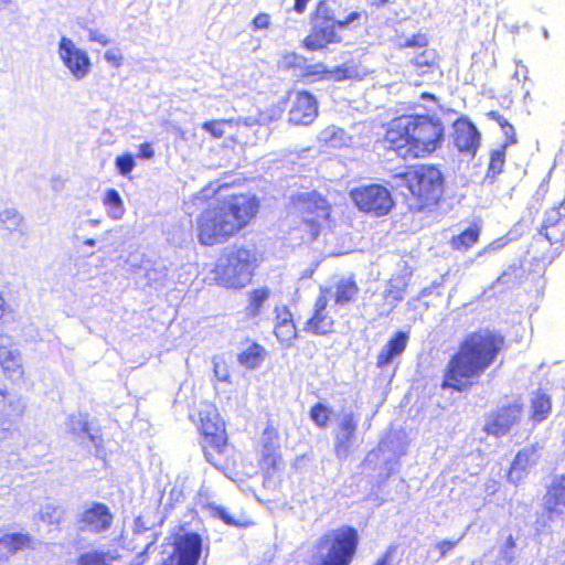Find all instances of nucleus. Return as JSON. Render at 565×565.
I'll return each instance as SVG.
<instances>
[{
  "mask_svg": "<svg viewBox=\"0 0 565 565\" xmlns=\"http://www.w3.org/2000/svg\"><path fill=\"white\" fill-rule=\"evenodd\" d=\"M503 345L504 337L490 329L468 334L449 359L440 387L459 393L468 391L493 364Z\"/></svg>",
  "mask_w": 565,
  "mask_h": 565,
  "instance_id": "nucleus-1",
  "label": "nucleus"
},
{
  "mask_svg": "<svg viewBox=\"0 0 565 565\" xmlns=\"http://www.w3.org/2000/svg\"><path fill=\"white\" fill-rule=\"evenodd\" d=\"M259 201L255 195H233L221 205L206 209L196 220L198 239L213 246L244 228L257 214Z\"/></svg>",
  "mask_w": 565,
  "mask_h": 565,
  "instance_id": "nucleus-2",
  "label": "nucleus"
},
{
  "mask_svg": "<svg viewBox=\"0 0 565 565\" xmlns=\"http://www.w3.org/2000/svg\"><path fill=\"white\" fill-rule=\"evenodd\" d=\"M445 127L429 115L403 116L393 121L387 140L402 157H424L441 147Z\"/></svg>",
  "mask_w": 565,
  "mask_h": 565,
  "instance_id": "nucleus-3",
  "label": "nucleus"
},
{
  "mask_svg": "<svg viewBox=\"0 0 565 565\" xmlns=\"http://www.w3.org/2000/svg\"><path fill=\"white\" fill-rule=\"evenodd\" d=\"M397 185H404L411 193L409 207L423 212L436 206L445 192V175L434 164H418L394 175Z\"/></svg>",
  "mask_w": 565,
  "mask_h": 565,
  "instance_id": "nucleus-4",
  "label": "nucleus"
},
{
  "mask_svg": "<svg viewBox=\"0 0 565 565\" xmlns=\"http://www.w3.org/2000/svg\"><path fill=\"white\" fill-rule=\"evenodd\" d=\"M359 543V532L351 525L331 530L319 539L312 565H351Z\"/></svg>",
  "mask_w": 565,
  "mask_h": 565,
  "instance_id": "nucleus-5",
  "label": "nucleus"
},
{
  "mask_svg": "<svg viewBox=\"0 0 565 565\" xmlns=\"http://www.w3.org/2000/svg\"><path fill=\"white\" fill-rule=\"evenodd\" d=\"M258 255L254 245L235 247L218 259L215 267L217 281L227 288H242L250 281Z\"/></svg>",
  "mask_w": 565,
  "mask_h": 565,
  "instance_id": "nucleus-6",
  "label": "nucleus"
},
{
  "mask_svg": "<svg viewBox=\"0 0 565 565\" xmlns=\"http://www.w3.org/2000/svg\"><path fill=\"white\" fill-rule=\"evenodd\" d=\"M291 206L316 239L330 217L331 206L327 199L317 191L298 192L291 196Z\"/></svg>",
  "mask_w": 565,
  "mask_h": 565,
  "instance_id": "nucleus-7",
  "label": "nucleus"
},
{
  "mask_svg": "<svg viewBox=\"0 0 565 565\" xmlns=\"http://www.w3.org/2000/svg\"><path fill=\"white\" fill-rule=\"evenodd\" d=\"M350 196L360 211L376 217L387 215L395 206L391 190L379 183L354 188Z\"/></svg>",
  "mask_w": 565,
  "mask_h": 565,
  "instance_id": "nucleus-8",
  "label": "nucleus"
},
{
  "mask_svg": "<svg viewBox=\"0 0 565 565\" xmlns=\"http://www.w3.org/2000/svg\"><path fill=\"white\" fill-rule=\"evenodd\" d=\"M172 553L161 565H198L203 553V539L194 531L181 526L173 536Z\"/></svg>",
  "mask_w": 565,
  "mask_h": 565,
  "instance_id": "nucleus-9",
  "label": "nucleus"
},
{
  "mask_svg": "<svg viewBox=\"0 0 565 565\" xmlns=\"http://www.w3.org/2000/svg\"><path fill=\"white\" fill-rule=\"evenodd\" d=\"M338 429L333 434V450L337 459L345 460L353 450L360 416L351 408L338 414Z\"/></svg>",
  "mask_w": 565,
  "mask_h": 565,
  "instance_id": "nucleus-10",
  "label": "nucleus"
},
{
  "mask_svg": "<svg viewBox=\"0 0 565 565\" xmlns=\"http://www.w3.org/2000/svg\"><path fill=\"white\" fill-rule=\"evenodd\" d=\"M114 522V514L109 507L99 501L85 505L76 515V526L79 532L102 534L107 532Z\"/></svg>",
  "mask_w": 565,
  "mask_h": 565,
  "instance_id": "nucleus-11",
  "label": "nucleus"
},
{
  "mask_svg": "<svg viewBox=\"0 0 565 565\" xmlns=\"http://www.w3.org/2000/svg\"><path fill=\"white\" fill-rule=\"evenodd\" d=\"M57 54L75 79H84L90 73L92 62L88 53L77 47L72 39L67 36L60 39Z\"/></svg>",
  "mask_w": 565,
  "mask_h": 565,
  "instance_id": "nucleus-12",
  "label": "nucleus"
},
{
  "mask_svg": "<svg viewBox=\"0 0 565 565\" xmlns=\"http://www.w3.org/2000/svg\"><path fill=\"white\" fill-rule=\"evenodd\" d=\"M522 412L523 406L518 401L503 405L487 418L484 430L489 435L501 437L519 423Z\"/></svg>",
  "mask_w": 565,
  "mask_h": 565,
  "instance_id": "nucleus-13",
  "label": "nucleus"
},
{
  "mask_svg": "<svg viewBox=\"0 0 565 565\" xmlns=\"http://www.w3.org/2000/svg\"><path fill=\"white\" fill-rule=\"evenodd\" d=\"M452 140L460 153L475 157L480 146L481 135L477 126L466 116L452 124Z\"/></svg>",
  "mask_w": 565,
  "mask_h": 565,
  "instance_id": "nucleus-14",
  "label": "nucleus"
},
{
  "mask_svg": "<svg viewBox=\"0 0 565 565\" xmlns=\"http://www.w3.org/2000/svg\"><path fill=\"white\" fill-rule=\"evenodd\" d=\"M66 426L73 437L81 444L86 439L92 443L95 448V457L105 458L106 450L104 447L103 436L99 434V429L94 430L90 428L87 414L70 415Z\"/></svg>",
  "mask_w": 565,
  "mask_h": 565,
  "instance_id": "nucleus-15",
  "label": "nucleus"
},
{
  "mask_svg": "<svg viewBox=\"0 0 565 565\" xmlns=\"http://www.w3.org/2000/svg\"><path fill=\"white\" fill-rule=\"evenodd\" d=\"M542 446L539 443L525 446L520 449L511 462L508 471V480L513 484L522 482L531 469L534 468L541 457Z\"/></svg>",
  "mask_w": 565,
  "mask_h": 565,
  "instance_id": "nucleus-16",
  "label": "nucleus"
},
{
  "mask_svg": "<svg viewBox=\"0 0 565 565\" xmlns=\"http://www.w3.org/2000/svg\"><path fill=\"white\" fill-rule=\"evenodd\" d=\"M318 116V100L308 90L297 92L292 106L288 113V120L292 125L307 126Z\"/></svg>",
  "mask_w": 565,
  "mask_h": 565,
  "instance_id": "nucleus-17",
  "label": "nucleus"
},
{
  "mask_svg": "<svg viewBox=\"0 0 565 565\" xmlns=\"http://www.w3.org/2000/svg\"><path fill=\"white\" fill-rule=\"evenodd\" d=\"M163 518L158 516L153 511L147 510L142 514L138 515L134 521L132 534L134 537L146 535L147 542L141 552L138 553V558L149 553L152 545L156 544L159 537V533L156 531V526L161 525Z\"/></svg>",
  "mask_w": 565,
  "mask_h": 565,
  "instance_id": "nucleus-18",
  "label": "nucleus"
},
{
  "mask_svg": "<svg viewBox=\"0 0 565 565\" xmlns=\"http://www.w3.org/2000/svg\"><path fill=\"white\" fill-rule=\"evenodd\" d=\"M333 23L312 22V28L303 40V46L309 51L322 50L331 43H340L341 36L338 35Z\"/></svg>",
  "mask_w": 565,
  "mask_h": 565,
  "instance_id": "nucleus-19",
  "label": "nucleus"
},
{
  "mask_svg": "<svg viewBox=\"0 0 565 565\" xmlns=\"http://www.w3.org/2000/svg\"><path fill=\"white\" fill-rule=\"evenodd\" d=\"M10 339L0 335V365L4 374L13 382L20 381L23 376L22 356L18 349L9 347Z\"/></svg>",
  "mask_w": 565,
  "mask_h": 565,
  "instance_id": "nucleus-20",
  "label": "nucleus"
},
{
  "mask_svg": "<svg viewBox=\"0 0 565 565\" xmlns=\"http://www.w3.org/2000/svg\"><path fill=\"white\" fill-rule=\"evenodd\" d=\"M409 332L404 330L396 331L381 349L376 359V366L385 369L391 365L395 359L399 358L407 348Z\"/></svg>",
  "mask_w": 565,
  "mask_h": 565,
  "instance_id": "nucleus-21",
  "label": "nucleus"
},
{
  "mask_svg": "<svg viewBox=\"0 0 565 565\" xmlns=\"http://www.w3.org/2000/svg\"><path fill=\"white\" fill-rule=\"evenodd\" d=\"M408 281L405 276H394L387 284L383 291L384 303L377 309L382 317H388L397 305L404 299Z\"/></svg>",
  "mask_w": 565,
  "mask_h": 565,
  "instance_id": "nucleus-22",
  "label": "nucleus"
},
{
  "mask_svg": "<svg viewBox=\"0 0 565 565\" xmlns=\"http://www.w3.org/2000/svg\"><path fill=\"white\" fill-rule=\"evenodd\" d=\"M385 439H391L390 447L384 450L381 466L380 478L388 479L397 469L399 459L406 454V445L397 436H387Z\"/></svg>",
  "mask_w": 565,
  "mask_h": 565,
  "instance_id": "nucleus-23",
  "label": "nucleus"
},
{
  "mask_svg": "<svg viewBox=\"0 0 565 565\" xmlns=\"http://www.w3.org/2000/svg\"><path fill=\"white\" fill-rule=\"evenodd\" d=\"M276 312V324L275 335L277 340L286 345L291 347L294 340L298 337L297 328L294 323L292 313L288 307L284 306L281 309L278 307L275 309Z\"/></svg>",
  "mask_w": 565,
  "mask_h": 565,
  "instance_id": "nucleus-24",
  "label": "nucleus"
},
{
  "mask_svg": "<svg viewBox=\"0 0 565 565\" xmlns=\"http://www.w3.org/2000/svg\"><path fill=\"white\" fill-rule=\"evenodd\" d=\"M205 460L217 470L224 471L228 468V445L227 438L216 437L215 441L205 443L203 446Z\"/></svg>",
  "mask_w": 565,
  "mask_h": 565,
  "instance_id": "nucleus-25",
  "label": "nucleus"
},
{
  "mask_svg": "<svg viewBox=\"0 0 565 565\" xmlns=\"http://www.w3.org/2000/svg\"><path fill=\"white\" fill-rule=\"evenodd\" d=\"M309 68H315V71H308V75L321 74L324 78L335 82L361 77L358 66L353 63H344L332 68H328L323 64H317L315 66H309Z\"/></svg>",
  "mask_w": 565,
  "mask_h": 565,
  "instance_id": "nucleus-26",
  "label": "nucleus"
},
{
  "mask_svg": "<svg viewBox=\"0 0 565 565\" xmlns=\"http://www.w3.org/2000/svg\"><path fill=\"white\" fill-rule=\"evenodd\" d=\"M530 419L534 424L546 420L552 413V398L543 390H536L531 394Z\"/></svg>",
  "mask_w": 565,
  "mask_h": 565,
  "instance_id": "nucleus-27",
  "label": "nucleus"
},
{
  "mask_svg": "<svg viewBox=\"0 0 565 565\" xmlns=\"http://www.w3.org/2000/svg\"><path fill=\"white\" fill-rule=\"evenodd\" d=\"M543 502L565 509V473H556L551 477Z\"/></svg>",
  "mask_w": 565,
  "mask_h": 565,
  "instance_id": "nucleus-28",
  "label": "nucleus"
},
{
  "mask_svg": "<svg viewBox=\"0 0 565 565\" xmlns=\"http://www.w3.org/2000/svg\"><path fill=\"white\" fill-rule=\"evenodd\" d=\"M359 294V287L353 276L339 279L335 285L334 301L339 306L352 302Z\"/></svg>",
  "mask_w": 565,
  "mask_h": 565,
  "instance_id": "nucleus-29",
  "label": "nucleus"
},
{
  "mask_svg": "<svg viewBox=\"0 0 565 565\" xmlns=\"http://www.w3.org/2000/svg\"><path fill=\"white\" fill-rule=\"evenodd\" d=\"M266 350L263 345L253 342L237 355L238 363L248 369L256 370L265 359Z\"/></svg>",
  "mask_w": 565,
  "mask_h": 565,
  "instance_id": "nucleus-30",
  "label": "nucleus"
},
{
  "mask_svg": "<svg viewBox=\"0 0 565 565\" xmlns=\"http://www.w3.org/2000/svg\"><path fill=\"white\" fill-rule=\"evenodd\" d=\"M248 303L245 308V315L249 319H255L260 316L265 302L270 297V289L268 287H260L250 290L248 294Z\"/></svg>",
  "mask_w": 565,
  "mask_h": 565,
  "instance_id": "nucleus-31",
  "label": "nucleus"
},
{
  "mask_svg": "<svg viewBox=\"0 0 565 565\" xmlns=\"http://www.w3.org/2000/svg\"><path fill=\"white\" fill-rule=\"evenodd\" d=\"M481 227L478 224H470L458 235L452 236L451 246L457 250H467L473 246L480 237Z\"/></svg>",
  "mask_w": 565,
  "mask_h": 565,
  "instance_id": "nucleus-32",
  "label": "nucleus"
},
{
  "mask_svg": "<svg viewBox=\"0 0 565 565\" xmlns=\"http://www.w3.org/2000/svg\"><path fill=\"white\" fill-rule=\"evenodd\" d=\"M274 439H277V434L274 427L267 426L262 436V458L268 466H275L278 458L277 445Z\"/></svg>",
  "mask_w": 565,
  "mask_h": 565,
  "instance_id": "nucleus-33",
  "label": "nucleus"
},
{
  "mask_svg": "<svg viewBox=\"0 0 565 565\" xmlns=\"http://www.w3.org/2000/svg\"><path fill=\"white\" fill-rule=\"evenodd\" d=\"M333 320L326 311H316L306 322L305 330L315 334L323 335L332 331Z\"/></svg>",
  "mask_w": 565,
  "mask_h": 565,
  "instance_id": "nucleus-34",
  "label": "nucleus"
},
{
  "mask_svg": "<svg viewBox=\"0 0 565 565\" xmlns=\"http://www.w3.org/2000/svg\"><path fill=\"white\" fill-rule=\"evenodd\" d=\"M103 204L107 207L108 215L114 220H120L125 214L124 201L120 193L114 189L108 188L103 195Z\"/></svg>",
  "mask_w": 565,
  "mask_h": 565,
  "instance_id": "nucleus-35",
  "label": "nucleus"
},
{
  "mask_svg": "<svg viewBox=\"0 0 565 565\" xmlns=\"http://www.w3.org/2000/svg\"><path fill=\"white\" fill-rule=\"evenodd\" d=\"M1 539L7 546V552L9 553L10 557L19 551L29 548L32 542V536L29 533L22 532L7 533L2 535Z\"/></svg>",
  "mask_w": 565,
  "mask_h": 565,
  "instance_id": "nucleus-36",
  "label": "nucleus"
},
{
  "mask_svg": "<svg viewBox=\"0 0 565 565\" xmlns=\"http://www.w3.org/2000/svg\"><path fill=\"white\" fill-rule=\"evenodd\" d=\"M505 162V146L491 152L490 162L483 182L492 184L497 177L503 171Z\"/></svg>",
  "mask_w": 565,
  "mask_h": 565,
  "instance_id": "nucleus-37",
  "label": "nucleus"
},
{
  "mask_svg": "<svg viewBox=\"0 0 565 565\" xmlns=\"http://www.w3.org/2000/svg\"><path fill=\"white\" fill-rule=\"evenodd\" d=\"M114 559L109 551L90 550L78 555L76 565H111Z\"/></svg>",
  "mask_w": 565,
  "mask_h": 565,
  "instance_id": "nucleus-38",
  "label": "nucleus"
},
{
  "mask_svg": "<svg viewBox=\"0 0 565 565\" xmlns=\"http://www.w3.org/2000/svg\"><path fill=\"white\" fill-rule=\"evenodd\" d=\"M522 268L516 265L509 266L498 279L492 284V289L498 292H502L505 289L512 288L519 284V279L521 277Z\"/></svg>",
  "mask_w": 565,
  "mask_h": 565,
  "instance_id": "nucleus-39",
  "label": "nucleus"
},
{
  "mask_svg": "<svg viewBox=\"0 0 565 565\" xmlns=\"http://www.w3.org/2000/svg\"><path fill=\"white\" fill-rule=\"evenodd\" d=\"M345 137L347 134L343 129L335 126H329L320 131L318 138L321 142H324L332 148H339L345 145Z\"/></svg>",
  "mask_w": 565,
  "mask_h": 565,
  "instance_id": "nucleus-40",
  "label": "nucleus"
},
{
  "mask_svg": "<svg viewBox=\"0 0 565 565\" xmlns=\"http://www.w3.org/2000/svg\"><path fill=\"white\" fill-rule=\"evenodd\" d=\"M202 431L204 435V443L215 441L216 437H221V435L224 439L227 438L224 423H221L217 416L215 417V420L210 418L206 420L202 419Z\"/></svg>",
  "mask_w": 565,
  "mask_h": 565,
  "instance_id": "nucleus-41",
  "label": "nucleus"
},
{
  "mask_svg": "<svg viewBox=\"0 0 565 565\" xmlns=\"http://www.w3.org/2000/svg\"><path fill=\"white\" fill-rule=\"evenodd\" d=\"M390 444H391V439L383 438L379 443L376 448L369 451L362 462L364 468L373 470V471L380 469L382 457L384 456L383 452L385 449H387V447H390Z\"/></svg>",
  "mask_w": 565,
  "mask_h": 565,
  "instance_id": "nucleus-42",
  "label": "nucleus"
},
{
  "mask_svg": "<svg viewBox=\"0 0 565 565\" xmlns=\"http://www.w3.org/2000/svg\"><path fill=\"white\" fill-rule=\"evenodd\" d=\"M23 222V216L14 207H7L0 212V228L8 232L17 231Z\"/></svg>",
  "mask_w": 565,
  "mask_h": 565,
  "instance_id": "nucleus-43",
  "label": "nucleus"
},
{
  "mask_svg": "<svg viewBox=\"0 0 565 565\" xmlns=\"http://www.w3.org/2000/svg\"><path fill=\"white\" fill-rule=\"evenodd\" d=\"M332 408L327 404L318 402L309 411L310 419L319 427L326 428L330 422Z\"/></svg>",
  "mask_w": 565,
  "mask_h": 565,
  "instance_id": "nucleus-44",
  "label": "nucleus"
},
{
  "mask_svg": "<svg viewBox=\"0 0 565 565\" xmlns=\"http://www.w3.org/2000/svg\"><path fill=\"white\" fill-rule=\"evenodd\" d=\"M115 168L121 177H129L136 168V159L131 152H124L115 158Z\"/></svg>",
  "mask_w": 565,
  "mask_h": 565,
  "instance_id": "nucleus-45",
  "label": "nucleus"
},
{
  "mask_svg": "<svg viewBox=\"0 0 565 565\" xmlns=\"http://www.w3.org/2000/svg\"><path fill=\"white\" fill-rule=\"evenodd\" d=\"M64 513L62 508L46 504L40 510L39 518L49 524H60L64 519Z\"/></svg>",
  "mask_w": 565,
  "mask_h": 565,
  "instance_id": "nucleus-46",
  "label": "nucleus"
},
{
  "mask_svg": "<svg viewBox=\"0 0 565 565\" xmlns=\"http://www.w3.org/2000/svg\"><path fill=\"white\" fill-rule=\"evenodd\" d=\"M516 543L512 535H509L503 544L500 546L499 559L504 562L505 565H511L515 559Z\"/></svg>",
  "mask_w": 565,
  "mask_h": 565,
  "instance_id": "nucleus-47",
  "label": "nucleus"
},
{
  "mask_svg": "<svg viewBox=\"0 0 565 565\" xmlns=\"http://www.w3.org/2000/svg\"><path fill=\"white\" fill-rule=\"evenodd\" d=\"M335 15H334V11L329 7V4L324 1V0H321L318 6H317V9L313 13V22H326V23H335Z\"/></svg>",
  "mask_w": 565,
  "mask_h": 565,
  "instance_id": "nucleus-48",
  "label": "nucleus"
},
{
  "mask_svg": "<svg viewBox=\"0 0 565 565\" xmlns=\"http://www.w3.org/2000/svg\"><path fill=\"white\" fill-rule=\"evenodd\" d=\"M563 227L565 228V217H563L561 210L557 207L551 209L545 213L541 228Z\"/></svg>",
  "mask_w": 565,
  "mask_h": 565,
  "instance_id": "nucleus-49",
  "label": "nucleus"
},
{
  "mask_svg": "<svg viewBox=\"0 0 565 565\" xmlns=\"http://www.w3.org/2000/svg\"><path fill=\"white\" fill-rule=\"evenodd\" d=\"M212 515L223 521L226 525L241 527L243 524L236 520L226 508L213 504L210 507Z\"/></svg>",
  "mask_w": 565,
  "mask_h": 565,
  "instance_id": "nucleus-50",
  "label": "nucleus"
},
{
  "mask_svg": "<svg viewBox=\"0 0 565 565\" xmlns=\"http://www.w3.org/2000/svg\"><path fill=\"white\" fill-rule=\"evenodd\" d=\"M543 514L544 518L547 519L550 525L556 521H564L565 518V509L550 504L548 502H543Z\"/></svg>",
  "mask_w": 565,
  "mask_h": 565,
  "instance_id": "nucleus-51",
  "label": "nucleus"
},
{
  "mask_svg": "<svg viewBox=\"0 0 565 565\" xmlns=\"http://www.w3.org/2000/svg\"><path fill=\"white\" fill-rule=\"evenodd\" d=\"M228 124L226 120H209L203 122L202 129L214 138H222L224 135V126Z\"/></svg>",
  "mask_w": 565,
  "mask_h": 565,
  "instance_id": "nucleus-52",
  "label": "nucleus"
},
{
  "mask_svg": "<svg viewBox=\"0 0 565 565\" xmlns=\"http://www.w3.org/2000/svg\"><path fill=\"white\" fill-rule=\"evenodd\" d=\"M7 402L9 403V406L12 408L13 413H15V414L22 413L24 405L21 402V399L15 398L6 390L0 388V406L6 404Z\"/></svg>",
  "mask_w": 565,
  "mask_h": 565,
  "instance_id": "nucleus-53",
  "label": "nucleus"
},
{
  "mask_svg": "<svg viewBox=\"0 0 565 565\" xmlns=\"http://www.w3.org/2000/svg\"><path fill=\"white\" fill-rule=\"evenodd\" d=\"M213 371L215 377L221 382H231V374L227 364L217 358H213Z\"/></svg>",
  "mask_w": 565,
  "mask_h": 565,
  "instance_id": "nucleus-54",
  "label": "nucleus"
},
{
  "mask_svg": "<svg viewBox=\"0 0 565 565\" xmlns=\"http://www.w3.org/2000/svg\"><path fill=\"white\" fill-rule=\"evenodd\" d=\"M465 533L461 534L457 540H443L436 543L435 548L439 552V558L446 557V555L452 551L456 545L463 539Z\"/></svg>",
  "mask_w": 565,
  "mask_h": 565,
  "instance_id": "nucleus-55",
  "label": "nucleus"
},
{
  "mask_svg": "<svg viewBox=\"0 0 565 565\" xmlns=\"http://www.w3.org/2000/svg\"><path fill=\"white\" fill-rule=\"evenodd\" d=\"M540 234L544 235V237L551 244H554V243L563 241V238L565 237V228H563V227L557 228L554 226H552L551 228H541Z\"/></svg>",
  "mask_w": 565,
  "mask_h": 565,
  "instance_id": "nucleus-56",
  "label": "nucleus"
},
{
  "mask_svg": "<svg viewBox=\"0 0 565 565\" xmlns=\"http://www.w3.org/2000/svg\"><path fill=\"white\" fill-rule=\"evenodd\" d=\"M508 244V239L505 237H500L491 242L488 246H486L483 249L478 252L477 258L484 256V255H491L495 252L502 249Z\"/></svg>",
  "mask_w": 565,
  "mask_h": 565,
  "instance_id": "nucleus-57",
  "label": "nucleus"
},
{
  "mask_svg": "<svg viewBox=\"0 0 565 565\" xmlns=\"http://www.w3.org/2000/svg\"><path fill=\"white\" fill-rule=\"evenodd\" d=\"M360 18H361V12L353 11V12L349 13L344 19L335 20L334 26L339 30L348 29L354 22L359 21Z\"/></svg>",
  "mask_w": 565,
  "mask_h": 565,
  "instance_id": "nucleus-58",
  "label": "nucleus"
},
{
  "mask_svg": "<svg viewBox=\"0 0 565 565\" xmlns=\"http://www.w3.org/2000/svg\"><path fill=\"white\" fill-rule=\"evenodd\" d=\"M428 44V40L425 34H415L412 38L406 39L405 43L402 44L404 47H424Z\"/></svg>",
  "mask_w": 565,
  "mask_h": 565,
  "instance_id": "nucleus-59",
  "label": "nucleus"
},
{
  "mask_svg": "<svg viewBox=\"0 0 565 565\" xmlns=\"http://www.w3.org/2000/svg\"><path fill=\"white\" fill-rule=\"evenodd\" d=\"M535 531L539 535L551 534L553 532L552 525H550L547 519L544 518L543 512L536 518Z\"/></svg>",
  "mask_w": 565,
  "mask_h": 565,
  "instance_id": "nucleus-60",
  "label": "nucleus"
},
{
  "mask_svg": "<svg viewBox=\"0 0 565 565\" xmlns=\"http://www.w3.org/2000/svg\"><path fill=\"white\" fill-rule=\"evenodd\" d=\"M137 157L143 160H150L154 157V149L150 142H143L138 147Z\"/></svg>",
  "mask_w": 565,
  "mask_h": 565,
  "instance_id": "nucleus-61",
  "label": "nucleus"
},
{
  "mask_svg": "<svg viewBox=\"0 0 565 565\" xmlns=\"http://www.w3.org/2000/svg\"><path fill=\"white\" fill-rule=\"evenodd\" d=\"M284 62L288 67H302L306 63V58L296 53H290L285 56Z\"/></svg>",
  "mask_w": 565,
  "mask_h": 565,
  "instance_id": "nucleus-62",
  "label": "nucleus"
},
{
  "mask_svg": "<svg viewBox=\"0 0 565 565\" xmlns=\"http://www.w3.org/2000/svg\"><path fill=\"white\" fill-rule=\"evenodd\" d=\"M270 24V17L267 13H259L253 19L255 30L267 29Z\"/></svg>",
  "mask_w": 565,
  "mask_h": 565,
  "instance_id": "nucleus-63",
  "label": "nucleus"
},
{
  "mask_svg": "<svg viewBox=\"0 0 565 565\" xmlns=\"http://www.w3.org/2000/svg\"><path fill=\"white\" fill-rule=\"evenodd\" d=\"M396 552V546L391 545L385 553L376 561L374 565H391L392 558Z\"/></svg>",
  "mask_w": 565,
  "mask_h": 565,
  "instance_id": "nucleus-64",
  "label": "nucleus"
}]
</instances>
